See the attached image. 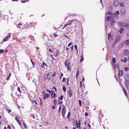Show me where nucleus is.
<instances>
[{
    "label": "nucleus",
    "instance_id": "14",
    "mask_svg": "<svg viewBox=\"0 0 129 129\" xmlns=\"http://www.w3.org/2000/svg\"><path fill=\"white\" fill-rule=\"evenodd\" d=\"M124 53L125 55H127L128 54L129 51L127 50H124Z\"/></svg>",
    "mask_w": 129,
    "mask_h": 129
},
{
    "label": "nucleus",
    "instance_id": "34",
    "mask_svg": "<svg viewBox=\"0 0 129 129\" xmlns=\"http://www.w3.org/2000/svg\"><path fill=\"white\" fill-rule=\"evenodd\" d=\"M53 102L54 104V105H57V101H56V100L55 99H54Z\"/></svg>",
    "mask_w": 129,
    "mask_h": 129
},
{
    "label": "nucleus",
    "instance_id": "21",
    "mask_svg": "<svg viewBox=\"0 0 129 129\" xmlns=\"http://www.w3.org/2000/svg\"><path fill=\"white\" fill-rule=\"evenodd\" d=\"M124 30V28L123 27H121L120 28V29L119 30V32L120 33V34L122 33Z\"/></svg>",
    "mask_w": 129,
    "mask_h": 129
},
{
    "label": "nucleus",
    "instance_id": "12",
    "mask_svg": "<svg viewBox=\"0 0 129 129\" xmlns=\"http://www.w3.org/2000/svg\"><path fill=\"white\" fill-rule=\"evenodd\" d=\"M119 41V39H118V41H117V39L116 40H115V41L112 44V47H114V46L116 45V43H118Z\"/></svg>",
    "mask_w": 129,
    "mask_h": 129
},
{
    "label": "nucleus",
    "instance_id": "42",
    "mask_svg": "<svg viewBox=\"0 0 129 129\" xmlns=\"http://www.w3.org/2000/svg\"><path fill=\"white\" fill-rule=\"evenodd\" d=\"M107 13H108L109 15H112V13L111 12H110V11H108V12H107Z\"/></svg>",
    "mask_w": 129,
    "mask_h": 129
},
{
    "label": "nucleus",
    "instance_id": "47",
    "mask_svg": "<svg viewBox=\"0 0 129 129\" xmlns=\"http://www.w3.org/2000/svg\"><path fill=\"white\" fill-rule=\"evenodd\" d=\"M70 112H68V114L67 115V117L69 119V118L70 117Z\"/></svg>",
    "mask_w": 129,
    "mask_h": 129
},
{
    "label": "nucleus",
    "instance_id": "41",
    "mask_svg": "<svg viewBox=\"0 0 129 129\" xmlns=\"http://www.w3.org/2000/svg\"><path fill=\"white\" fill-rule=\"evenodd\" d=\"M120 73H121L120 74H121V76H122L123 75V71L122 70H121Z\"/></svg>",
    "mask_w": 129,
    "mask_h": 129
},
{
    "label": "nucleus",
    "instance_id": "29",
    "mask_svg": "<svg viewBox=\"0 0 129 129\" xmlns=\"http://www.w3.org/2000/svg\"><path fill=\"white\" fill-rule=\"evenodd\" d=\"M16 25H17V27L19 28H21V27L20 26H21L22 25V24L20 23L18 24H16Z\"/></svg>",
    "mask_w": 129,
    "mask_h": 129
},
{
    "label": "nucleus",
    "instance_id": "35",
    "mask_svg": "<svg viewBox=\"0 0 129 129\" xmlns=\"http://www.w3.org/2000/svg\"><path fill=\"white\" fill-rule=\"evenodd\" d=\"M78 102L79 103V105L80 106H82V101L80 100H79Z\"/></svg>",
    "mask_w": 129,
    "mask_h": 129
},
{
    "label": "nucleus",
    "instance_id": "9",
    "mask_svg": "<svg viewBox=\"0 0 129 129\" xmlns=\"http://www.w3.org/2000/svg\"><path fill=\"white\" fill-rule=\"evenodd\" d=\"M125 85L127 88L129 87V80L128 79H126L125 80Z\"/></svg>",
    "mask_w": 129,
    "mask_h": 129
},
{
    "label": "nucleus",
    "instance_id": "60",
    "mask_svg": "<svg viewBox=\"0 0 129 129\" xmlns=\"http://www.w3.org/2000/svg\"><path fill=\"white\" fill-rule=\"evenodd\" d=\"M114 78H116V81H117L118 80V79L117 78V76H116V75H115L114 76Z\"/></svg>",
    "mask_w": 129,
    "mask_h": 129
},
{
    "label": "nucleus",
    "instance_id": "57",
    "mask_svg": "<svg viewBox=\"0 0 129 129\" xmlns=\"http://www.w3.org/2000/svg\"><path fill=\"white\" fill-rule=\"evenodd\" d=\"M66 79L65 77L63 78V79L62 80V82H65L66 81Z\"/></svg>",
    "mask_w": 129,
    "mask_h": 129
},
{
    "label": "nucleus",
    "instance_id": "31",
    "mask_svg": "<svg viewBox=\"0 0 129 129\" xmlns=\"http://www.w3.org/2000/svg\"><path fill=\"white\" fill-rule=\"evenodd\" d=\"M65 64H70V62L68 61H66L65 62Z\"/></svg>",
    "mask_w": 129,
    "mask_h": 129
},
{
    "label": "nucleus",
    "instance_id": "1",
    "mask_svg": "<svg viewBox=\"0 0 129 129\" xmlns=\"http://www.w3.org/2000/svg\"><path fill=\"white\" fill-rule=\"evenodd\" d=\"M78 21L76 20H74L73 21H69L68 23L70 24V25H72L71 27H76L77 26Z\"/></svg>",
    "mask_w": 129,
    "mask_h": 129
},
{
    "label": "nucleus",
    "instance_id": "22",
    "mask_svg": "<svg viewBox=\"0 0 129 129\" xmlns=\"http://www.w3.org/2000/svg\"><path fill=\"white\" fill-rule=\"evenodd\" d=\"M122 89H123V91H124V93L125 95L126 96H127V92H126V90H125V89L124 88H122Z\"/></svg>",
    "mask_w": 129,
    "mask_h": 129
},
{
    "label": "nucleus",
    "instance_id": "3",
    "mask_svg": "<svg viewBox=\"0 0 129 129\" xmlns=\"http://www.w3.org/2000/svg\"><path fill=\"white\" fill-rule=\"evenodd\" d=\"M119 24L120 26L129 27V24L126 23L120 22L119 23Z\"/></svg>",
    "mask_w": 129,
    "mask_h": 129
},
{
    "label": "nucleus",
    "instance_id": "11",
    "mask_svg": "<svg viewBox=\"0 0 129 129\" xmlns=\"http://www.w3.org/2000/svg\"><path fill=\"white\" fill-rule=\"evenodd\" d=\"M119 66V65H114V70L116 71L117 70H118Z\"/></svg>",
    "mask_w": 129,
    "mask_h": 129
},
{
    "label": "nucleus",
    "instance_id": "64",
    "mask_svg": "<svg viewBox=\"0 0 129 129\" xmlns=\"http://www.w3.org/2000/svg\"><path fill=\"white\" fill-rule=\"evenodd\" d=\"M85 116H86L88 115V113H87L86 112L85 113Z\"/></svg>",
    "mask_w": 129,
    "mask_h": 129
},
{
    "label": "nucleus",
    "instance_id": "30",
    "mask_svg": "<svg viewBox=\"0 0 129 129\" xmlns=\"http://www.w3.org/2000/svg\"><path fill=\"white\" fill-rule=\"evenodd\" d=\"M79 73V71L78 70V71H77V72L76 74V78H78Z\"/></svg>",
    "mask_w": 129,
    "mask_h": 129
},
{
    "label": "nucleus",
    "instance_id": "59",
    "mask_svg": "<svg viewBox=\"0 0 129 129\" xmlns=\"http://www.w3.org/2000/svg\"><path fill=\"white\" fill-rule=\"evenodd\" d=\"M72 44V43L71 42L70 43L68 44V47H70V46H71Z\"/></svg>",
    "mask_w": 129,
    "mask_h": 129
},
{
    "label": "nucleus",
    "instance_id": "2",
    "mask_svg": "<svg viewBox=\"0 0 129 129\" xmlns=\"http://www.w3.org/2000/svg\"><path fill=\"white\" fill-rule=\"evenodd\" d=\"M15 119L20 126H21V124L20 122H23V121L22 120L21 117L19 116H16Z\"/></svg>",
    "mask_w": 129,
    "mask_h": 129
},
{
    "label": "nucleus",
    "instance_id": "53",
    "mask_svg": "<svg viewBox=\"0 0 129 129\" xmlns=\"http://www.w3.org/2000/svg\"><path fill=\"white\" fill-rule=\"evenodd\" d=\"M68 23L67 24H65L64 25V27H65H65H66V26H67L68 25H70V24H69V23Z\"/></svg>",
    "mask_w": 129,
    "mask_h": 129
},
{
    "label": "nucleus",
    "instance_id": "7",
    "mask_svg": "<svg viewBox=\"0 0 129 129\" xmlns=\"http://www.w3.org/2000/svg\"><path fill=\"white\" fill-rule=\"evenodd\" d=\"M66 108L64 107V106L63 108H62V116H63V117H64L65 116V114L66 112Z\"/></svg>",
    "mask_w": 129,
    "mask_h": 129
},
{
    "label": "nucleus",
    "instance_id": "49",
    "mask_svg": "<svg viewBox=\"0 0 129 129\" xmlns=\"http://www.w3.org/2000/svg\"><path fill=\"white\" fill-rule=\"evenodd\" d=\"M63 95H61L60 97H59V99L60 100H62L63 99Z\"/></svg>",
    "mask_w": 129,
    "mask_h": 129
},
{
    "label": "nucleus",
    "instance_id": "56",
    "mask_svg": "<svg viewBox=\"0 0 129 129\" xmlns=\"http://www.w3.org/2000/svg\"><path fill=\"white\" fill-rule=\"evenodd\" d=\"M62 103V102L61 101H60V100H59L58 101V104H61Z\"/></svg>",
    "mask_w": 129,
    "mask_h": 129
},
{
    "label": "nucleus",
    "instance_id": "15",
    "mask_svg": "<svg viewBox=\"0 0 129 129\" xmlns=\"http://www.w3.org/2000/svg\"><path fill=\"white\" fill-rule=\"evenodd\" d=\"M114 4L116 6H117L119 5L118 2V1L115 0L114 2Z\"/></svg>",
    "mask_w": 129,
    "mask_h": 129
},
{
    "label": "nucleus",
    "instance_id": "39",
    "mask_svg": "<svg viewBox=\"0 0 129 129\" xmlns=\"http://www.w3.org/2000/svg\"><path fill=\"white\" fill-rule=\"evenodd\" d=\"M62 89H63L64 91L66 92V88L65 87V86H63V87H62Z\"/></svg>",
    "mask_w": 129,
    "mask_h": 129
},
{
    "label": "nucleus",
    "instance_id": "36",
    "mask_svg": "<svg viewBox=\"0 0 129 129\" xmlns=\"http://www.w3.org/2000/svg\"><path fill=\"white\" fill-rule=\"evenodd\" d=\"M33 22H31L29 24H28V25H27V26L28 27H30V26H32V25H33L32 24H33Z\"/></svg>",
    "mask_w": 129,
    "mask_h": 129
},
{
    "label": "nucleus",
    "instance_id": "61",
    "mask_svg": "<svg viewBox=\"0 0 129 129\" xmlns=\"http://www.w3.org/2000/svg\"><path fill=\"white\" fill-rule=\"evenodd\" d=\"M30 59L31 60V62L32 63V64H35V63H34V62H33V61L32 60V59Z\"/></svg>",
    "mask_w": 129,
    "mask_h": 129
},
{
    "label": "nucleus",
    "instance_id": "8",
    "mask_svg": "<svg viewBox=\"0 0 129 129\" xmlns=\"http://www.w3.org/2000/svg\"><path fill=\"white\" fill-rule=\"evenodd\" d=\"M113 39V37L111 36L110 33L108 34V39L109 40H112Z\"/></svg>",
    "mask_w": 129,
    "mask_h": 129
},
{
    "label": "nucleus",
    "instance_id": "28",
    "mask_svg": "<svg viewBox=\"0 0 129 129\" xmlns=\"http://www.w3.org/2000/svg\"><path fill=\"white\" fill-rule=\"evenodd\" d=\"M70 81V79L69 78H68L67 81V85L68 86H69V81Z\"/></svg>",
    "mask_w": 129,
    "mask_h": 129
},
{
    "label": "nucleus",
    "instance_id": "62",
    "mask_svg": "<svg viewBox=\"0 0 129 129\" xmlns=\"http://www.w3.org/2000/svg\"><path fill=\"white\" fill-rule=\"evenodd\" d=\"M73 47L74 46L73 45H72V46H71V49L72 50H73Z\"/></svg>",
    "mask_w": 129,
    "mask_h": 129
},
{
    "label": "nucleus",
    "instance_id": "63",
    "mask_svg": "<svg viewBox=\"0 0 129 129\" xmlns=\"http://www.w3.org/2000/svg\"><path fill=\"white\" fill-rule=\"evenodd\" d=\"M55 73H56V72H54V74H53L52 75V77H54V76H55Z\"/></svg>",
    "mask_w": 129,
    "mask_h": 129
},
{
    "label": "nucleus",
    "instance_id": "37",
    "mask_svg": "<svg viewBox=\"0 0 129 129\" xmlns=\"http://www.w3.org/2000/svg\"><path fill=\"white\" fill-rule=\"evenodd\" d=\"M29 0H22L21 2L22 3H25L26 2L28 1Z\"/></svg>",
    "mask_w": 129,
    "mask_h": 129
},
{
    "label": "nucleus",
    "instance_id": "16",
    "mask_svg": "<svg viewBox=\"0 0 129 129\" xmlns=\"http://www.w3.org/2000/svg\"><path fill=\"white\" fill-rule=\"evenodd\" d=\"M119 14V13L118 11H116L113 14V16L114 17H116Z\"/></svg>",
    "mask_w": 129,
    "mask_h": 129
},
{
    "label": "nucleus",
    "instance_id": "6",
    "mask_svg": "<svg viewBox=\"0 0 129 129\" xmlns=\"http://www.w3.org/2000/svg\"><path fill=\"white\" fill-rule=\"evenodd\" d=\"M50 96V94L47 93H45L43 95V99L44 100H46V99H47Z\"/></svg>",
    "mask_w": 129,
    "mask_h": 129
},
{
    "label": "nucleus",
    "instance_id": "55",
    "mask_svg": "<svg viewBox=\"0 0 129 129\" xmlns=\"http://www.w3.org/2000/svg\"><path fill=\"white\" fill-rule=\"evenodd\" d=\"M56 95L55 94V92H54L53 93V97L54 98H56Z\"/></svg>",
    "mask_w": 129,
    "mask_h": 129
},
{
    "label": "nucleus",
    "instance_id": "45",
    "mask_svg": "<svg viewBox=\"0 0 129 129\" xmlns=\"http://www.w3.org/2000/svg\"><path fill=\"white\" fill-rule=\"evenodd\" d=\"M39 101H40V103L41 104V105H43V103L42 102L41 100V98H39Z\"/></svg>",
    "mask_w": 129,
    "mask_h": 129
},
{
    "label": "nucleus",
    "instance_id": "33",
    "mask_svg": "<svg viewBox=\"0 0 129 129\" xmlns=\"http://www.w3.org/2000/svg\"><path fill=\"white\" fill-rule=\"evenodd\" d=\"M75 123L76 124V125L77 128H78L79 127V125H78V123L77 122V121H76Z\"/></svg>",
    "mask_w": 129,
    "mask_h": 129
},
{
    "label": "nucleus",
    "instance_id": "4",
    "mask_svg": "<svg viewBox=\"0 0 129 129\" xmlns=\"http://www.w3.org/2000/svg\"><path fill=\"white\" fill-rule=\"evenodd\" d=\"M8 35L6 37L3 39V41L4 42H6L9 39L11 38V34L9 33Z\"/></svg>",
    "mask_w": 129,
    "mask_h": 129
},
{
    "label": "nucleus",
    "instance_id": "23",
    "mask_svg": "<svg viewBox=\"0 0 129 129\" xmlns=\"http://www.w3.org/2000/svg\"><path fill=\"white\" fill-rule=\"evenodd\" d=\"M111 17L110 16H108L106 18V20L108 22L110 20L111 18Z\"/></svg>",
    "mask_w": 129,
    "mask_h": 129
},
{
    "label": "nucleus",
    "instance_id": "54",
    "mask_svg": "<svg viewBox=\"0 0 129 129\" xmlns=\"http://www.w3.org/2000/svg\"><path fill=\"white\" fill-rule=\"evenodd\" d=\"M74 47H75V48L76 49L77 51V52H78V50H77V46L76 45H75L74 46Z\"/></svg>",
    "mask_w": 129,
    "mask_h": 129
},
{
    "label": "nucleus",
    "instance_id": "5",
    "mask_svg": "<svg viewBox=\"0 0 129 129\" xmlns=\"http://www.w3.org/2000/svg\"><path fill=\"white\" fill-rule=\"evenodd\" d=\"M121 14V15L124 17L125 15V11L124 9H121L120 11Z\"/></svg>",
    "mask_w": 129,
    "mask_h": 129
},
{
    "label": "nucleus",
    "instance_id": "50",
    "mask_svg": "<svg viewBox=\"0 0 129 129\" xmlns=\"http://www.w3.org/2000/svg\"><path fill=\"white\" fill-rule=\"evenodd\" d=\"M62 36H64L65 37H67V38L68 39H69V38L68 37L66 36L65 35V34H64L63 35H62Z\"/></svg>",
    "mask_w": 129,
    "mask_h": 129
},
{
    "label": "nucleus",
    "instance_id": "51",
    "mask_svg": "<svg viewBox=\"0 0 129 129\" xmlns=\"http://www.w3.org/2000/svg\"><path fill=\"white\" fill-rule=\"evenodd\" d=\"M61 109V105H60V106H59V110H58V111H59V113H60V112Z\"/></svg>",
    "mask_w": 129,
    "mask_h": 129
},
{
    "label": "nucleus",
    "instance_id": "38",
    "mask_svg": "<svg viewBox=\"0 0 129 129\" xmlns=\"http://www.w3.org/2000/svg\"><path fill=\"white\" fill-rule=\"evenodd\" d=\"M78 125L79 126V127H80V125H81V120H79L78 123Z\"/></svg>",
    "mask_w": 129,
    "mask_h": 129
},
{
    "label": "nucleus",
    "instance_id": "52",
    "mask_svg": "<svg viewBox=\"0 0 129 129\" xmlns=\"http://www.w3.org/2000/svg\"><path fill=\"white\" fill-rule=\"evenodd\" d=\"M52 109L53 110L55 109L56 107L54 106V105H53L52 107Z\"/></svg>",
    "mask_w": 129,
    "mask_h": 129
},
{
    "label": "nucleus",
    "instance_id": "46",
    "mask_svg": "<svg viewBox=\"0 0 129 129\" xmlns=\"http://www.w3.org/2000/svg\"><path fill=\"white\" fill-rule=\"evenodd\" d=\"M120 5L122 7H124V4L123 3H121L120 4Z\"/></svg>",
    "mask_w": 129,
    "mask_h": 129
},
{
    "label": "nucleus",
    "instance_id": "13",
    "mask_svg": "<svg viewBox=\"0 0 129 129\" xmlns=\"http://www.w3.org/2000/svg\"><path fill=\"white\" fill-rule=\"evenodd\" d=\"M46 91H47L49 92V93L51 94V96L52 97V98H53V97L52 96V94L53 93V90H51V91L49 90L48 89H46Z\"/></svg>",
    "mask_w": 129,
    "mask_h": 129
},
{
    "label": "nucleus",
    "instance_id": "17",
    "mask_svg": "<svg viewBox=\"0 0 129 129\" xmlns=\"http://www.w3.org/2000/svg\"><path fill=\"white\" fill-rule=\"evenodd\" d=\"M54 54L56 57L58 56L59 55V52L57 50L54 52Z\"/></svg>",
    "mask_w": 129,
    "mask_h": 129
},
{
    "label": "nucleus",
    "instance_id": "43",
    "mask_svg": "<svg viewBox=\"0 0 129 129\" xmlns=\"http://www.w3.org/2000/svg\"><path fill=\"white\" fill-rule=\"evenodd\" d=\"M4 52V50L3 49H0V53L2 54Z\"/></svg>",
    "mask_w": 129,
    "mask_h": 129
},
{
    "label": "nucleus",
    "instance_id": "10",
    "mask_svg": "<svg viewBox=\"0 0 129 129\" xmlns=\"http://www.w3.org/2000/svg\"><path fill=\"white\" fill-rule=\"evenodd\" d=\"M68 93L69 94V96L70 98L72 97V90L70 89L68 92Z\"/></svg>",
    "mask_w": 129,
    "mask_h": 129
},
{
    "label": "nucleus",
    "instance_id": "19",
    "mask_svg": "<svg viewBox=\"0 0 129 129\" xmlns=\"http://www.w3.org/2000/svg\"><path fill=\"white\" fill-rule=\"evenodd\" d=\"M66 66L67 65H65ZM67 67L68 68V71H71L72 70V68H71V66H70V65H67Z\"/></svg>",
    "mask_w": 129,
    "mask_h": 129
},
{
    "label": "nucleus",
    "instance_id": "58",
    "mask_svg": "<svg viewBox=\"0 0 129 129\" xmlns=\"http://www.w3.org/2000/svg\"><path fill=\"white\" fill-rule=\"evenodd\" d=\"M53 35L55 38H56L58 36V35L57 34H56L55 33H54Z\"/></svg>",
    "mask_w": 129,
    "mask_h": 129
},
{
    "label": "nucleus",
    "instance_id": "20",
    "mask_svg": "<svg viewBox=\"0 0 129 129\" xmlns=\"http://www.w3.org/2000/svg\"><path fill=\"white\" fill-rule=\"evenodd\" d=\"M121 61L125 62L127 61V58H126L125 57L123 59H121Z\"/></svg>",
    "mask_w": 129,
    "mask_h": 129
},
{
    "label": "nucleus",
    "instance_id": "40",
    "mask_svg": "<svg viewBox=\"0 0 129 129\" xmlns=\"http://www.w3.org/2000/svg\"><path fill=\"white\" fill-rule=\"evenodd\" d=\"M23 124L24 126V127L25 128H27L26 124L24 122H23Z\"/></svg>",
    "mask_w": 129,
    "mask_h": 129
},
{
    "label": "nucleus",
    "instance_id": "24",
    "mask_svg": "<svg viewBox=\"0 0 129 129\" xmlns=\"http://www.w3.org/2000/svg\"><path fill=\"white\" fill-rule=\"evenodd\" d=\"M112 62L113 63H115L116 61V59L115 58L113 57L112 59Z\"/></svg>",
    "mask_w": 129,
    "mask_h": 129
},
{
    "label": "nucleus",
    "instance_id": "26",
    "mask_svg": "<svg viewBox=\"0 0 129 129\" xmlns=\"http://www.w3.org/2000/svg\"><path fill=\"white\" fill-rule=\"evenodd\" d=\"M81 58L80 60V62H82L83 61L84 59V57L83 56V55H82L81 56Z\"/></svg>",
    "mask_w": 129,
    "mask_h": 129
},
{
    "label": "nucleus",
    "instance_id": "27",
    "mask_svg": "<svg viewBox=\"0 0 129 129\" xmlns=\"http://www.w3.org/2000/svg\"><path fill=\"white\" fill-rule=\"evenodd\" d=\"M39 99H37L36 100H35V103H36V104L37 105H38V104H39V103H38V101H39Z\"/></svg>",
    "mask_w": 129,
    "mask_h": 129
},
{
    "label": "nucleus",
    "instance_id": "32",
    "mask_svg": "<svg viewBox=\"0 0 129 129\" xmlns=\"http://www.w3.org/2000/svg\"><path fill=\"white\" fill-rule=\"evenodd\" d=\"M17 89H18V91H19V93L20 94L21 93V91L20 90V87H18Z\"/></svg>",
    "mask_w": 129,
    "mask_h": 129
},
{
    "label": "nucleus",
    "instance_id": "18",
    "mask_svg": "<svg viewBox=\"0 0 129 129\" xmlns=\"http://www.w3.org/2000/svg\"><path fill=\"white\" fill-rule=\"evenodd\" d=\"M115 23V21L113 19H111L110 21V25L111 26H113L114 25V23Z\"/></svg>",
    "mask_w": 129,
    "mask_h": 129
},
{
    "label": "nucleus",
    "instance_id": "48",
    "mask_svg": "<svg viewBox=\"0 0 129 129\" xmlns=\"http://www.w3.org/2000/svg\"><path fill=\"white\" fill-rule=\"evenodd\" d=\"M125 71H128L129 70V69L127 67H125Z\"/></svg>",
    "mask_w": 129,
    "mask_h": 129
},
{
    "label": "nucleus",
    "instance_id": "44",
    "mask_svg": "<svg viewBox=\"0 0 129 129\" xmlns=\"http://www.w3.org/2000/svg\"><path fill=\"white\" fill-rule=\"evenodd\" d=\"M6 109H7V111H8V112L9 113H10L11 111V110L9 109H8L7 108H6Z\"/></svg>",
    "mask_w": 129,
    "mask_h": 129
},
{
    "label": "nucleus",
    "instance_id": "25",
    "mask_svg": "<svg viewBox=\"0 0 129 129\" xmlns=\"http://www.w3.org/2000/svg\"><path fill=\"white\" fill-rule=\"evenodd\" d=\"M125 43L126 45H129V40H126L125 42Z\"/></svg>",
    "mask_w": 129,
    "mask_h": 129
}]
</instances>
